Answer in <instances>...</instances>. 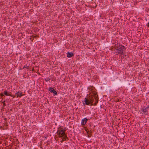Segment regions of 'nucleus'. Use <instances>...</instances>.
I'll list each match as a JSON object with an SVG mask.
<instances>
[{"instance_id":"f257e3e1","label":"nucleus","mask_w":149,"mask_h":149,"mask_svg":"<svg viewBox=\"0 0 149 149\" xmlns=\"http://www.w3.org/2000/svg\"><path fill=\"white\" fill-rule=\"evenodd\" d=\"M93 96L95 99V103H93V101L92 100H91V101H89V100H88V99L86 98L85 99L84 102L86 105H89L90 104H91V105H93L95 106L97 104L98 102V97L97 93L96 92L93 93Z\"/></svg>"},{"instance_id":"f03ea898","label":"nucleus","mask_w":149,"mask_h":149,"mask_svg":"<svg viewBox=\"0 0 149 149\" xmlns=\"http://www.w3.org/2000/svg\"><path fill=\"white\" fill-rule=\"evenodd\" d=\"M60 137H62L65 136V130L63 128L59 127L56 133Z\"/></svg>"},{"instance_id":"7ed1b4c3","label":"nucleus","mask_w":149,"mask_h":149,"mask_svg":"<svg viewBox=\"0 0 149 149\" xmlns=\"http://www.w3.org/2000/svg\"><path fill=\"white\" fill-rule=\"evenodd\" d=\"M124 48L123 46H119V47L116 48L114 50L117 54H122L123 53V49Z\"/></svg>"},{"instance_id":"20e7f679","label":"nucleus","mask_w":149,"mask_h":149,"mask_svg":"<svg viewBox=\"0 0 149 149\" xmlns=\"http://www.w3.org/2000/svg\"><path fill=\"white\" fill-rule=\"evenodd\" d=\"M49 90L52 93H53L55 95H57V92L52 88L49 87Z\"/></svg>"},{"instance_id":"39448f33","label":"nucleus","mask_w":149,"mask_h":149,"mask_svg":"<svg viewBox=\"0 0 149 149\" xmlns=\"http://www.w3.org/2000/svg\"><path fill=\"white\" fill-rule=\"evenodd\" d=\"M87 121V118H85L84 119L82 120L81 121V124L82 125H85Z\"/></svg>"},{"instance_id":"423d86ee","label":"nucleus","mask_w":149,"mask_h":149,"mask_svg":"<svg viewBox=\"0 0 149 149\" xmlns=\"http://www.w3.org/2000/svg\"><path fill=\"white\" fill-rule=\"evenodd\" d=\"M73 55V53L72 52H68L67 53V56L68 58H70L72 57Z\"/></svg>"},{"instance_id":"0eeeda50","label":"nucleus","mask_w":149,"mask_h":149,"mask_svg":"<svg viewBox=\"0 0 149 149\" xmlns=\"http://www.w3.org/2000/svg\"><path fill=\"white\" fill-rule=\"evenodd\" d=\"M16 95L17 96V97H20L22 96L23 95H22V93L18 92L16 94Z\"/></svg>"},{"instance_id":"6e6552de","label":"nucleus","mask_w":149,"mask_h":149,"mask_svg":"<svg viewBox=\"0 0 149 149\" xmlns=\"http://www.w3.org/2000/svg\"><path fill=\"white\" fill-rule=\"evenodd\" d=\"M4 95H6V96H12L11 95V94L7 91H4Z\"/></svg>"},{"instance_id":"1a4fd4ad","label":"nucleus","mask_w":149,"mask_h":149,"mask_svg":"<svg viewBox=\"0 0 149 149\" xmlns=\"http://www.w3.org/2000/svg\"><path fill=\"white\" fill-rule=\"evenodd\" d=\"M93 96L92 95V96L90 95L88 97H87V98L88 99V100H89V101H91V100H92L93 101V102L94 100L93 98Z\"/></svg>"},{"instance_id":"9d476101","label":"nucleus","mask_w":149,"mask_h":149,"mask_svg":"<svg viewBox=\"0 0 149 149\" xmlns=\"http://www.w3.org/2000/svg\"><path fill=\"white\" fill-rule=\"evenodd\" d=\"M149 108V107H147L146 108H145V109H143L142 111L144 113H145L147 112V109Z\"/></svg>"},{"instance_id":"9b49d317","label":"nucleus","mask_w":149,"mask_h":149,"mask_svg":"<svg viewBox=\"0 0 149 149\" xmlns=\"http://www.w3.org/2000/svg\"><path fill=\"white\" fill-rule=\"evenodd\" d=\"M65 136L62 139V140L61 141V143H62L63 141H65L66 140L67 136L65 135Z\"/></svg>"},{"instance_id":"f8f14e48","label":"nucleus","mask_w":149,"mask_h":149,"mask_svg":"<svg viewBox=\"0 0 149 149\" xmlns=\"http://www.w3.org/2000/svg\"><path fill=\"white\" fill-rule=\"evenodd\" d=\"M24 68H25L26 69H28L29 66H27V65H26L24 67Z\"/></svg>"},{"instance_id":"ddd939ff","label":"nucleus","mask_w":149,"mask_h":149,"mask_svg":"<svg viewBox=\"0 0 149 149\" xmlns=\"http://www.w3.org/2000/svg\"><path fill=\"white\" fill-rule=\"evenodd\" d=\"M0 95H1V97H2L4 95L3 93H1L0 94Z\"/></svg>"},{"instance_id":"4468645a","label":"nucleus","mask_w":149,"mask_h":149,"mask_svg":"<svg viewBox=\"0 0 149 149\" xmlns=\"http://www.w3.org/2000/svg\"><path fill=\"white\" fill-rule=\"evenodd\" d=\"M147 26H149V23L147 24Z\"/></svg>"},{"instance_id":"2eb2a0df","label":"nucleus","mask_w":149,"mask_h":149,"mask_svg":"<svg viewBox=\"0 0 149 149\" xmlns=\"http://www.w3.org/2000/svg\"><path fill=\"white\" fill-rule=\"evenodd\" d=\"M15 97V96H13V98H14Z\"/></svg>"}]
</instances>
